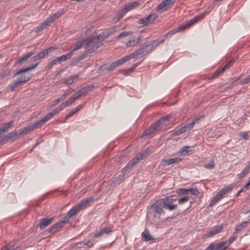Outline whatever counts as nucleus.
<instances>
[{"label": "nucleus", "instance_id": "nucleus-1", "mask_svg": "<svg viewBox=\"0 0 250 250\" xmlns=\"http://www.w3.org/2000/svg\"><path fill=\"white\" fill-rule=\"evenodd\" d=\"M93 200L92 197L82 200L67 212L66 216L63 218V222L68 223L70 218L76 215L81 210L84 209Z\"/></svg>", "mask_w": 250, "mask_h": 250}, {"label": "nucleus", "instance_id": "nucleus-2", "mask_svg": "<svg viewBox=\"0 0 250 250\" xmlns=\"http://www.w3.org/2000/svg\"><path fill=\"white\" fill-rule=\"evenodd\" d=\"M101 45L102 43L97 40L95 36L88 37L83 41V46L86 53H91L96 51Z\"/></svg>", "mask_w": 250, "mask_h": 250}, {"label": "nucleus", "instance_id": "nucleus-3", "mask_svg": "<svg viewBox=\"0 0 250 250\" xmlns=\"http://www.w3.org/2000/svg\"><path fill=\"white\" fill-rule=\"evenodd\" d=\"M159 200V202L161 203V206L165 209L172 211L177 208V204H174L177 201V199L174 198V195L166 196Z\"/></svg>", "mask_w": 250, "mask_h": 250}, {"label": "nucleus", "instance_id": "nucleus-4", "mask_svg": "<svg viewBox=\"0 0 250 250\" xmlns=\"http://www.w3.org/2000/svg\"><path fill=\"white\" fill-rule=\"evenodd\" d=\"M30 79L31 75L30 74H22L20 77L18 78L15 80L13 83L10 86V90L14 91L16 88L22 85Z\"/></svg>", "mask_w": 250, "mask_h": 250}, {"label": "nucleus", "instance_id": "nucleus-5", "mask_svg": "<svg viewBox=\"0 0 250 250\" xmlns=\"http://www.w3.org/2000/svg\"><path fill=\"white\" fill-rule=\"evenodd\" d=\"M151 209L154 212V216L155 218H160V217L164 215L165 213V211L163 210V208L161 206V203L159 202V200H157L155 203L151 206Z\"/></svg>", "mask_w": 250, "mask_h": 250}, {"label": "nucleus", "instance_id": "nucleus-6", "mask_svg": "<svg viewBox=\"0 0 250 250\" xmlns=\"http://www.w3.org/2000/svg\"><path fill=\"white\" fill-rule=\"evenodd\" d=\"M225 243L221 242L218 243H210L204 250H225L228 247Z\"/></svg>", "mask_w": 250, "mask_h": 250}, {"label": "nucleus", "instance_id": "nucleus-7", "mask_svg": "<svg viewBox=\"0 0 250 250\" xmlns=\"http://www.w3.org/2000/svg\"><path fill=\"white\" fill-rule=\"evenodd\" d=\"M174 1L175 0H163L157 7V11L161 13L166 11Z\"/></svg>", "mask_w": 250, "mask_h": 250}, {"label": "nucleus", "instance_id": "nucleus-8", "mask_svg": "<svg viewBox=\"0 0 250 250\" xmlns=\"http://www.w3.org/2000/svg\"><path fill=\"white\" fill-rule=\"evenodd\" d=\"M147 154L146 152H143L139 156L133 158L125 167V169H128L132 167L136 164L138 163Z\"/></svg>", "mask_w": 250, "mask_h": 250}, {"label": "nucleus", "instance_id": "nucleus-9", "mask_svg": "<svg viewBox=\"0 0 250 250\" xmlns=\"http://www.w3.org/2000/svg\"><path fill=\"white\" fill-rule=\"evenodd\" d=\"M223 229V227L222 226L219 227H214L211 230L207 232L205 234L202 235L203 239H206L208 237H212L214 235L220 233Z\"/></svg>", "mask_w": 250, "mask_h": 250}, {"label": "nucleus", "instance_id": "nucleus-10", "mask_svg": "<svg viewBox=\"0 0 250 250\" xmlns=\"http://www.w3.org/2000/svg\"><path fill=\"white\" fill-rule=\"evenodd\" d=\"M156 17L157 15L155 14H150L145 18L140 19L138 23L143 26H147L152 23Z\"/></svg>", "mask_w": 250, "mask_h": 250}, {"label": "nucleus", "instance_id": "nucleus-11", "mask_svg": "<svg viewBox=\"0 0 250 250\" xmlns=\"http://www.w3.org/2000/svg\"><path fill=\"white\" fill-rule=\"evenodd\" d=\"M162 124L160 123V121L159 120L157 121L153 125H151V126L147 129H146L143 133V135L145 136H150L152 134H153L155 131L158 130L159 126Z\"/></svg>", "mask_w": 250, "mask_h": 250}, {"label": "nucleus", "instance_id": "nucleus-12", "mask_svg": "<svg viewBox=\"0 0 250 250\" xmlns=\"http://www.w3.org/2000/svg\"><path fill=\"white\" fill-rule=\"evenodd\" d=\"M112 231L113 230L110 228L103 227L100 228L99 231H97L94 234L93 238H96L103 237L104 235H109Z\"/></svg>", "mask_w": 250, "mask_h": 250}, {"label": "nucleus", "instance_id": "nucleus-13", "mask_svg": "<svg viewBox=\"0 0 250 250\" xmlns=\"http://www.w3.org/2000/svg\"><path fill=\"white\" fill-rule=\"evenodd\" d=\"M53 49V47H50L48 49H45L42 51L39 52L38 54L34 56L32 60L33 61H38L42 58L44 57V56L47 55L49 52H51Z\"/></svg>", "mask_w": 250, "mask_h": 250}, {"label": "nucleus", "instance_id": "nucleus-14", "mask_svg": "<svg viewBox=\"0 0 250 250\" xmlns=\"http://www.w3.org/2000/svg\"><path fill=\"white\" fill-rule=\"evenodd\" d=\"M66 223L63 222V220H62L55 224L53 225L49 229L48 231L51 233H54L58 231V230L62 227L64 224Z\"/></svg>", "mask_w": 250, "mask_h": 250}, {"label": "nucleus", "instance_id": "nucleus-15", "mask_svg": "<svg viewBox=\"0 0 250 250\" xmlns=\"http://www.w3.org/2000/svg\"><path fill=\"white\" fill-rule=\"evenodd\" d=\"M53 116H54L51 112L47 114L42 119L35 123V126H37L38 127H41Z\"/></svg>", "mask_w": 250, "mask_h": 250}, {"label": "nucleus", "instance_id": "nucleus-16", "mask_svg": "<svg viewBox=\"0 0 250 250\" xmlns=\"http://www.w3.org/2000/svg\"><path fill=\"white\" fill-rule=\"evenodd\" d=\"M141 39V37L138 36L136 39L130 40L126 42L125 46L126 47H131L137 46L140 42Z\"/></svg>", "mask_w": 250, "mask_h": 250}, {"label": "nucleus", "instance_id": "nucleus-17", "mask_svg": "<svg viewBox=\"0 0 250 250\" xmlns=\"http://www.w3.org/2000/svg\"><path fill=\"white\" fill-rule=\"evenodd\" d=\"M53 220V218H43L41 220L40 229H42L48 226Z\"/></svg>", "mask_w": 250, "mask_h": 250}, {"label": "nucleus", "instance_id": "nucleus-18", "mask_svg": "<svg viewBox=\"0 0 250 250\" xmlns=\"http://www.w3.org/2000/svg\"><path fill=\"white\" fill-rule=\"evenodd\" d=\"M38 63H36L35 64H31L28 67H25L22 69H21L18 71H17L16 73H15L14 74V76H17L21 74H22L24 72H27L31 69L35 68L38 65Z\"/></svg>", "mask_w": 250, "mask_h": 250}, {"label": "nucleus", "instance_id": "nucleus-19", "mask_svg": "<svg viewBox=\"0 0 250 250\" xmlns=\"http://www.w3.org/2000/svg\"><path fill=\"white\" fill-rule=\"evenodd\" d=\"M143 49H139L136 51L133 52L129 55L126 56L128 60H130L131 59H137L140 57H142Z\"/></svg>", "mask_w": 250, "mask_h": 250}, {"label": "nucleus", "instance_id": "nucleus-20", "mask_svg": "<svg viewBox=\"0 0 250 250\" xmlns=\"http://www.w3.org/2000/svg\"><path fill=\"white\" fill-rule=\"evenodd\" d=\"M83 107V104H80L77 107L72 109L71 111L69 112V113L66 115L65 118V120H68L70 117L73 116L76 113L79 111L81 109H82Z\"/></svg>", "mask_w": 250, "mask_h": 250}, {"label": "nucleus", "instance_id": "nucleus-21", "mask_svg": "<svg viewBox=\"0 0 250 250\" xmlns=\"http://www.w3.org/2000/svg\"><path fill=\"white\" fill-rule=\"evenodd\" d=\"M72 88H71L70 90H69L68 91H65L60 97L58 98L57 99L55 100L53 104H52L51 106L52 107L55 106L58 103H59L60 101L64 100L66 97L70 93L71 91H72Z\"/></svg>", "mask_w": 250, "mask_h": 250}, {"label": "nucleus", "instance_id": "nucleus-22", "mask_svg": "<svg viewBox=\"0 0 250 250\" xmlns=\"http://www.w3.org/2000/svg\"><path fill=\"white\" fill-rule=\"evenodd\" d=\"M186 28V27L185 25H181L178 27L177 28L172 30L171 31L168 32L165 35V37H171L173 35H174L176 32L180 31L181 30H183Z\"/></svg>", "mask_w": 250, "mask_h": 250}, {"label": "nucleus", "instance_id": "nucleus-23", "mask_svg": "<svg viewBox=\"0 0 250 250\" xmlns=\"http://www.w3.org/2000/svg\"><path fill=\"white\" fill-rule=\"evenodd\" d=\"M124 9L123 10L119 11L116 15L113 18L112 21L114 23L118 22L126 13Z\"/></svg>", "mask_w": 250, "mask_h": 250}, {"label": "nucleus", "instance_id": "nucleus-24", "mask_svg": "<svg viewBox=\"0 0 250 250\" xmlns=\"http://www.w3.org/2000/svg\"><path fill=\"white\" fill-rule=\"evenodd\" d=\"M224 195L223 193L220 191H219L216 195L213 198V200L210 203V206L212 207L214 206L217 202H218Z\"/></svg>", "mask_w": 250, "mask_h": 250}, {"label": "nucleus", "instance_id": "nucleus-25", "mask_svg": "<svg viewBox=\"0 0 250 250\" xmlns=\"http://www.w3.org/2000/svg\"><path fill=\"white\" fill-rule=\"evenodd\" d=\"M139 5V2L134 1L126 4L124 8L125 12H127L128 11L131 10L137 7Z\"/></svg>", "mask_w": 250, "mask_h": 250}, {"label": "nucleus", "instance_id": "nucleus-26", "mask_svg": "<svg viewBox=\"0 0 250 250\" xmlns=\"http://www.w3.org/2000/svg\"><path fill=\"white\" fill-rule=\"evenodd\" d=\"M235 61L236 60L234 59L229 61L221 70H218L216 71L217 73L221 74L223 73L226 70L229 68Z\"/></svg>", "mask_w": 250, "mask_h": 250}, {"label": "nucleus", "instance_id": "nucleus-27", "mask_svg": "<svg viewBox=\"0 0 250 250\" xmlns=\"http://www.w3.org/2000/svg\"><path fill=\"white\" fill-rule=\"evenodd\" d=\"M38 127L37 126H35V123H33L32 125H30L27 127L23 128L19 133L20 135H22L23 134H25L33 130L35 128Z\"/></svg>", "mask_w": 250, "mask_h": 250}, {"label": "nucleus", "instance_id": "nucleus-28", "mask_svg": "<svg viewBox=\"0 0 250 250\" xmlns=\"http://www.w3.org/2000/svg\"><path fill=\"white\" fill-rule=\"evenodd\" d=\"M190 147H191L188 146L182 147V148L180 150L181 154L183 156H186L191 154L192 153V150L189 149V148Z\"/></svg>", "mask_w": 250, "mask_h": 250}, {"label": "nucleus", "instance_id": "nucleus-29", "mask_svg": "<svg viewBox=\"0 0 250 250\" xmlns=\"http://www.w3.org/2000/svg\"><path fill=\"white\" fill-rule=\"evenodd\" d=\"M141 235L144 240L146 242L154 240L152 236L150 234L149 231L146 229L142 232Z\"/></svg>", "mask_w": 250, "mask_h": 250}, {"label": "nucleus", "instance_id": "nucleus-30", "mask_svg": "<svg viewBox=\"0 0 250 250\" xmlns=\"http://www.w3.org/2000/svg\"><path fill=\"white\" fill-rule=\"evenodd\" d=\"M14 125V123L12 121H10L8 123L3 124V125L0 128V133L1 134L7 131L9 128L12 127Z\"/></svg>", "mask_w": 250, "mask_h": 250}, {"label": "nucleus", "instance_id": "nucleus-31", "mask_svg": "<svg viewBox=\"0 0 250 250\" xmlns=\"http://www.w3.org/2000/svg\"><path fill=\"white\" fill-rule=\"evenodd\" d=\"M34 54L33 52H31L20 58L17 62V63L21 64L23 62L26 61L31 56Z\"/></svg>", "mask_w": 250, "mask_h": 250}, {"label": "nucleus", "instance_id": "nucleus-32", "mask_svg": "<svg viewBox=\"0 0 250 250\" xmlns=\"http://www.w3.org/2000/svg\"><path fill=\"white\" fill-rule=\"evenodd\" d=\"M140 49H143L142 54V57L146 54L149 53L152 51V50H153L152 46H151V44L146 45L145 46L141 48Z\"/></svg>", "mask_w": 250, "mask_h": 250}, {"label": "nucleus", "instance_id": "nucleus-33", "mask_svg": "<svg viewBox=\"0 0 250 250\" xmlns=\"http://www.w3.org/2000/svg\"><path fill=\"white\" fill-rule=\"evenodd\" d=\"M72 55V52H70L69 53H68V54H67L66 55H63L61 56L58 57L60 63H61L62 62H65L67 60L69 59L70 58H71Z\"/></svg>", "mask_w": 250, "mask_h": 250}, {"label": "nucleus", "instance_id": "nucleus-34", "mask_svg": "<svg viewBox=\"0 0 250 250\" xmlns=\"http://www.w3.org/2000/svg\"><path fill=\"white\" fill-rule=\"evenodd\" d=\"M250 169V164L247 165L243 170L238 175L239 177L241 179L243 178L245 176H246L249 172Z\"/></svg>", "mask_w": 250, "mask_h": 250}, {"label": "nucleus", "instance_id": "nucleus-35", "mask_svg": "<svg viewBox=\"0 0 250 250\" xmlns=\"http://www.w3.org/2000/svg\"><path fill=\"white\" fill-rule=\"evenodd\" d=\"M78 75H75L65 80L64 82V83L66 84H71L75 82V80H77L78 78Z\"/></svg>", "mask_w": 250, "mask_h": 250}, {"label": "nucleus", "instance_id": "nucleus-36", "mask_svg": "<svg viewBox=\"0 0 250 250\" xmlns=\"http://www.w3.org/2000/svg\"><path fill=\"white\" fill-rule=\"evenodd\" d=\"M234 185H230L222 188L220 191L223 193V194L225 195L226 193L231 190L234 188Z\"/></svg>", "mask_w": 250, "mask_h": 250}, {"label": "nucleus", "instance_id": "nucleus-37", "mask_svg": "<svg viewBox=\"0 0 250 250\" xmlns=\"http://www.w3.org/2000/svg\"><path fill=\"white\" fill-rule=\"evenodd\" d=\"M171 117L172 115L170 114H168L167 115L163 117L162 118L160 119L159 121H160V123L162 125L163 124L165 125H167V122L170 120Z\"/></svg>", "mask_w": 250, "mask_h": 250}, {"label": "nucleus", "instance_id": "nucleus-38", "mask_svg": "<svg viewBox=\"0 0 250 250\" xmlns=\"http://www.w3.org/2000/svg\"><path fill=\"white\" fill-rule=\"evenodd\" d=\"M83 45V41L78 42L74 44V48L71 49L70 52H72L73 53L74 51L80 49Z\"/></svg>", "mask_w": 250, "mask_h": 250}, {"label": "nucleus", "instance_id": "nucleus-39", "mask_svg": "<svg viewBox=\"0 0 250 250\" xmlns=\"http://www.w3.org/2000/svg\"><path fill=\"white\" fill-rule=\"evenodd\" d=\"M49 23L47 22L46 21H45L43 22H42L40 26H38L36 29V32H39L42 31V30L45 29L48 25Z\"/></svg>", "mask_w": 250, "mask_h": 250}, {"label": "nucleus", "instance_id": "nucleus-40", "mask_svg": "<svg viewBox=\"0 0 250 250\" xmlns=\"http://www.w3.org/2000/svg\"><path fill=\"white\" fill-rule=\"evenodd\" d=\"M133 32L131 31H124L120 34L117 37V39L124 38L128 36L132 35Z\"/></svg>", "mask_w": 250, "mask_h": 250}, {"label": "nucleus", "instance_id": "nucleus-41", "mask_svg": "<svg viewBox=\"0 0 250 250\" xmlns=\"http://www.w3.org/2000/svg\"><path fill=\"white\" fill-rule=\"evenodd\" d=\"M58 63H60L58 57L51 61L47 64V67L48 69L51 68L54 65H57Z\"/></svg>", "mask_w": 250, "mask_h": 250}, {"label": "nucleus", "instance_id": "nucleus-42", "mask_svg": "<svg viewBox=\"0 0 250 250\" xmlns=\"http://www.w3.org/2000/svg\"><path fill=\"white\" fill-rule=\"evenodd\" d=\"M65 106L63 104H62L58 107L54 109L51 113L53 114V115L54 116L55 115L59 113L62 110L64 109Z\"/></svg>", "mask_w": 250, "mask_h": 250}, {"label": "nucleus", "instance_id": "nucleus-43", "mask_svg": "<svg viewBox=\"0 0 250 250\" xmlns=\"http://www.w3.org/2000/svg\"><path fill=\"white\" fill-rule=\"evenodd\" d=\"M247 221H244L238 225L235 228V231L238 232L242 230L244 227L246 226V224H247Z\"/></svg>", "mask_w": 250, "mask_h": 250}, {"label": "nucleus", "instance_id": "nucleus-44", "mask_svg": "<svg viewBox=\"0 0 250 250\" xmlns=\"http://www.w3.org/2000/svg\"><path fill=\"white\" fill-rule=\"evenodd\" d=\"M104 32V31H103L101 33H100L98 36L96 37V38L97 39V40L99 41V42H100L101 43L102 41L107 37V36H105L106 34Z\"/></svg>", "mask_w": 250, "mask_h": 250}, {"label": "nucleus", "instance_id": "nucleus-45", "mask_svg": "<svg viewBox=\"0 0 250 250\" xmlns=\"http://www.w3.org/2000/svg\"><path fill=\"white\" fill-rule=\"evenodd\" d=\"M164 42V39L155 40L152 42V43L151 44V46H152L153 49H154L156 48L159 44L163 43Z\"/></svg>", "mask_w": 250, "mask_h": 250}, {"label": "nucleus", "instance_id": "nucleus-46", "mask_svg": "<svg viewBox=\"0 0 250 250\" xmlns=\"http://www.w3.org/2000/svg\"><path fill=\"white\" fill-rule=\"evenodd\" d=\"M116 27L115 26H112L109 28H107L104 31V32L106 34L105 36H107V37L109 36L110 34H111L112 33L116 31Z\"/></svg>", "mask_w": 250, "mask_h": 250}, {"label": "nucleus", "instance_id": "nucleus-47", "mask_svg": "<svg viewBox=\"0 0 250 250\" xmlns=\"http://www.w3.org/2000/svg\"><path fill=\"white\" fill-rule=\"evenodd\" d=\"M204 167L209 169H212L214 167L213 161L211 160L210 161L209 163L204 164Z\"/></svg>", "mask_w": 250, "mask_h": 250}, {"label": "nucleus", "instance_id": "nucleus-48", "mask_svg": "<svg viewBox=\"0 0 250 250\" xmlns=\"http://www.w3.org/2000/svg\"><path fill=\"white\" fill-rule=\"evenodd\" d=\"M188 192H189L190 194L193 195H197L199 193L198 189L196 188H188Z\"/></svg>", "mask_w": 250, "mask_h": 250}, {"label": "nucleus", "instance_id": "nucleus-49", "mask_svg": "<svg viewBox=\"0 0 250 250\" xmlns=\"http://www.w3.org/2000/svg\"><path fill=\"white\" fill-rule=\"evenodd\" d=\"M19 247L16 244H12L9 246L5 247L1 249V250H16Z\"/></svg>", "mask_w": 250, "mask_h": 250}, {"label": "nucleus", "instance_id": "nucleus-50", "mask_svg": "<svg viewBox=\"0 0 250 250\" xmlns=\"http://www.w3.org/2000/svg\"><path fill=\"white\" fill-rule=\"evenodd\" d=\"M58 19V16H57L55 14L51 16L50 17H49L46 19L47 22L49 23V24Z\"/></svg>", "mask_w": 250, "mask_h": 250}, {"label": "nucleus", "instance_id": "nucleus-51", "mask_svg": "<svg viewBox=\"0 0 250 250\" xmlns=\"http://www.w3.org/2000/svg\"><path fill=\"white\" fill-rule=\"evenodd\" d=\"M128 61L127 56H125L120 59L116 60L118 65H120Z\"/></svg>", "mask_w": 250, "mask_h": 250}, {"label": "nucleus", "instance_id": "nucleus-52", "mask_svg": "<svg viewBox=\"0 0 250 250\" xmlns=\"http://www.w3.org/2000/svg\"><path fill=\"white\" fill-rule=\"evenodd\" d=\"M75 100L74 99H73L72 97H71L69 98H68L65 101V103H62V104L64 105V106H65V107H66L68 106L69 105H70L73 103H74L75 102Z\"/></svg>", "mask_w": 250, "mask_h": 250}, {"label": "nucleus", "instance_id": "nucleus-53", "mask_svg": "<svg viewBox=\"0 0 250 250\" xmlns=\"http://www.w3.org/2000/svg\"><path fill=\"white\" fill-rule=\"evenodd\" d=\"M237 236H233L230 238L228 241H224L225 243V245H227V247H228L231 243H232L236 239Z\"/></svg>", "mask_w": 250, "mask_h": 250}, {"label": "nucleus", "instance_id": "nucleus-54", "mask_svg": "<svg viewBox=\"0 0 250 250\" xmlns=\"http://www.w3.org/2000/svg\"><path fill=\"white\" fill-rule=\"evenodd\" d=\"M188 193V189L181 188L178 190L177 193L179 195H182L184 194H187Z\"/></svg>", "mask_w": 250, "mask_h": 250}, {"label": "nucleus", "instance_id": "nucleus-55", "mask_svg": "<svg viewBox=\"0 0 250 250\" xmlns=\"http://www.w3.org/2000/svg\"><path fill=\"white\" fill-rule=\"evenodd\" d=\"M118 66L117 63L116 61L112 62L109 65H107V68L108 70H110L114 69L115 67Z\"/></svg>", "mask_w": 250, "mask_h": 250}, {"label": "nucleus", "instance_id": "nucleus-56", "mask_svg": "<svg viewBox=\"0 0 250 250\" xmlns=\"http://www.w3.org/2000/svg\"><path fill=\"white\" fill-rule=\"evenodd\" d=\"M189 200V198L188 197H183L181 198H180L178 200V204H184L185 202H188Z\"/></svg>", "mask_w": 250, "mask_h": 250}, {"label": "nucleus", "instance_id": "nucleus-57", "mask_svg": "<svg viewBox=\"0 0 250 250\" xmlns=\"http://www.w3.org/2000/svg\"><path fill=\"white\" fill-rule=\"evenodd\" d=\"M250 83V74L240 82L241 84H245Z\"/></svg>", "mask_w": 250, "mask_h": 250}, {"label": "nucleus", "instance_id": "nucleus-58", "mask_svg": "<svg viewBox=\"0 0 250 250\" xmlns=\"http://www.w3.org/2000/svg\"><path fill=\"white\" fill-rule=\"evenodd\" d=\"M250 83V74L240 82L241 84H245Z\"/></svg>", "mask_w": 250, "mask_h": 250}, {"label": "nucleus", "instance_id": "nucleus-59", "mask_svg": "<svg viewBox=\"0 0 250 250\" xmlns=\"http://www.w3.org/2000/svg\"><path fill=\"white\" fill-rule=\"evenodd\" d=\"M78 244H79L80 245L83 244L84 245L86 246L88 248L91 247L94 245L93 243L91 241H88L84 243H83L82 242H80L79 243L77 244V245H78Z\"/></svg>", "mask_w": 250, "mask_h": 250}, {"label": "nucleus", "instance_id": "nucleus-60", "mask_svg": "<svg viewBox=\"0 0 250 250\" xmlns=\"http://www.w3.org/2000/svg\"><path fill=\"white\" fill-rule=\"evenodd\" d=\"M195 122H196V121H193L191 123H188L187 125H185L186 126L188 130L191 129V128H192L194 127V125L195 124Z\"/></svg>", "mask_w": 250, "mask_h": 250}, {"label": "nucleus", "instance_id": "nucleus-61", "mask_svg": "<svg viewBox=\"0 0 250 250\" xmlns=\"http://www.w3.org/2000/svg\"><path fill=\"white\" fill-rule=\"evenodd\" d=\"M10 70H6L1 73L0 74V80L2 79L5 76L8 75L10 73Z\"/></svg>", "mask_w": 250, "mask_h": 250}, {"label": "nucleus", "instance_id": "nucleus-62", "mask_svg": "<svg viewBox=\"0 0 250 250\" xmlns=\"http://www.w3.org/2000/svg\"><path fill=\"white\" fill-rule=\"evenodd\" d=\"M93 88L94 86L93 85H89L83 87L84 90L85 91L86 93L92 90L93 89Z\"/></svg>", "mask_w": 250, "mask_h": 250}, {"label": "nucleus", "instance_id": "nucleus-63", "mask_svg": "<svg viewBox=\"0 0 250 250\" xmlns=\"http://www.w3.org/2000/svg\"><path fill=\"white\" fill-rule=\"evenodd\" d=\"M204 15H205V14L204 13V14H202L201 15L198 16H196L195 17L193 18V20H194V21L196 23V22H197L199 20L203 19V18L204 17Z\"/></svg>", "mask_w": 250, "mask_h": 250}, {"label": "nucleus", "instance_id": "nucleus-64", "mask_svg": "<svg viewBox=\"0 0 250 250\" xmlns=\"http://www.w3.org/2000/svg\"><path fill=\"white\" fill-rule=\"evenodd\" d=\"M241 136H242L245 140H249V136L247 132H242L240 133Z\"/></svg>", "mask_w": 250, "mask_h": 250}]
</instances>
